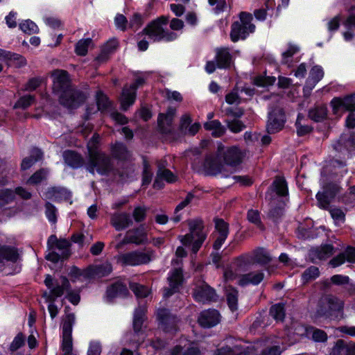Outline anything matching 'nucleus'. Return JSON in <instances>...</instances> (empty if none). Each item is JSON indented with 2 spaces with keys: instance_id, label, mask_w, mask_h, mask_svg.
I'll return each mask as SVG.
<instances>
[{
  "instance_id": "obj_1",
  "label": "nucleus",
  "mask_w": 355,
  "mask_h": 355,
  "mask_svg": "<svg viewBox=\"0 0 355 355\" xmlns=\"http://www.w3.org/2000/svg\"><path fill=\"white\" fill-rule=\"evenodd\" d=\"M86 168L92 175L97 173L121 182L127 180L134 172L133 168L129 165L119 162H116L110 155L100 150L90 152Z\"/></svg>"
},
{
  "instance_id": "obj_2",
  "label": "nucleus",
  "mask_w": 355,
  "mask_h": 355,
  "mask_svg": "<svg viewBox=\"0 0 355 355\" xmlns=\"http://www.w3.org/2000/svg\"><path fill=\"white\" fill-rule=\"evenodd\" d=\"M53 92L59 98L60 104L74 109L84 103L87 96L80 90L74 88L67 71L55 69L51 72Z\"/></svg>"
},
{
  "instance_id": "obj_3",
  "label": "nucleus",
  "mask_w": 355,
  "mask_h": 355,
  "mask_svg": "<svg viewBox=\"0 0 355 355\" xmlns=\"http://www.w3.org/2000/svg\"><path fill=\"white\" fill-rule=\"evenodd\" d=\"M344 302L334 295H327L318 301L316 314L320 318L340 320L343 318Z\"/></svg>"
},
{
  "instance_id": "obj_4",
  "label": "nucleus",
  "mask_w": 355,
  "mask_h": 355,
  "mask_svg": "<svg viewBox=\"0 0 355 355\" xmlns=\"http://www.w3.org/2000/svg\"><path fill=\"white\" fill-rule=\"evenodd\" d=\"M329 104L335 115L338 114L340 111L349 112L345 119V125L350 129L355 128V92L344 96L334 97Z\"/></svg>"
},
{
  "instance_id": "obj_5",
  "label": "nucleus",
  "mask_w": 355,
  "mask_h": 355,
  "mask_svg": "<svg viewBox=\"0 0 355 355\" xmlns=\"http://www.w3.org/2000/svg\"><path fill=\"white\" fill-rule=\"evenodd\" d=\"M168 21V17L161 16L152 21L142 30L140 34L148 35L154 42H159L161 40L173 41L177 38V34L168 31L164 28V26H166Z\"/></svg>"
},
{
  "instance_id": "obj_6",
  "label": "nucleus",
  "mask_w": 355,
  "mask_h": 355,
  "mask_svg": "<svg viewBox=\"0 0 355 355\" xmlns=\"http://www.w3.org/2000/svg\"><path fill=\"white\" fill-rule=\"evenodd\" d=\"M189 233L184 236H180V241L184 245L192 243L191 250L194 254L200 248L206 239V234L203 232L204 226L202 221L199 219L188 220Z\"/></svg>"
},
{
  "instance_id": "obj_7",
  "label": "nucleus",
  "mask_w": 355,
  "mask_h": 355,
  "mask_svg": "<svg viewBox=\"0 0 355 355\" xmlns=\"http://www.w3.org/2000/svg\"><path fill=\"white\" fill-rule=\"evenodd\" d=\"M47 246L51 252L45 258L54 263L67 259L71 255V243L65 239H58L55 235H51L47 241Z\"/></svg>"
},
{
  "instance_id": "obj_8",
  "label": "nucleus",
  "mask_w": 355,
  "mask_h": 355,
  "mask_svg": "<svg viewBox=\"0 0 355 355\" xmlns=\"http://www.w3.org/2000/svg\"><path fill=\"white\" fill-rule=\"evenodd\" d=\"M266 196L269 197L270 200H277L283 205L289 202L288 184L284 176L276 175L274 178L272 182L267 189Z\"/></svg>"
},
{
  "instance_id": "obj_9",
  "label": "nucleus",
  "mask_w": 355,
  "mask_h": 355,
  "mask_svg": "<svg viewBox=\"0 0 355 355\" xmlns=\"http://www.w3.org/2000/svg\"><path fill=\"white\" fill-rule=\"evenodd\" d=\"M333 148L343 158L355 156V132L348 131L341 134L339 139L333 144Z\"/></svg>"
},
{
  "instance_id": "obj_10",
  "label": "nucleus",
  "mask_w": 355,
  "mask_h": 355,
  "mask_svg": "<svg viewBox=\"0 0 355 355\" xmlns=\"http://www.w3.org/2000/svg\"><path fill=\"white\" fill-rule=\"evenodd\" d=\"M286 122V115L284 108L279 106L272 107L268 114L266 130L270 135L281 131Z\"/></svg>"
},
{
  "instance_id": "obj_11",
  "label": "nucleus",
  "mask_w": 355,
  "mask_h": 355,
  "mask_svg": "<svg viewBox=\"0 0 355 355\" xmlns=\"http://www.w3.org/2000/svg\"><path fill=\"white\" fill-rule=\"evenodd\" d=\"M153 256V251L142 252L136 250L119 255L117 261L123 266H135L149 263L152 260Z\"/></svg>"
},
{
  "instance_id": "obj_12",
  "label": "nucleus",
  "mask_w": 355,
  "mask_h": 355,
  "mask_svg": "<svg viewBox=\"0 0 355 355\" xmlns=\"http://www.w3.org/2000/svg\"><path fill=\"white\" fill-rule=\"evenodd\" d=\"M144 79L138 78L135 82L129 87H124L120 98L121 107L124 111H126L130 106H131L135 101L137 89L139 86L144 83Z\"/></svg>"
},
{
  "instance_id": "obj_13",
  "label": "nucleus",
  "mask_w": 355,
  "mask_h": 355,
  "mask_svg": "<svg viewBox=\"0 0 355 355\" xmlns=\"http://www.w3.org/2000/svg\"><path fill=\"white\" fill-rule=\"evenodd\" d=\"M75 322V315L73 313H69L66 315L62 325V349L63 352H72V327Z\"/></svg>"
},
{
  "instance_id": "obj_14",
  "label": "nucleus",
  "mask_w": 355,
  "mask_h": 355,
  "mask_svg": "<svg viewBox=\"0 0 355 355\" xmlns=\"http://www.w3.org/2000/svg\"><path fill=\"white\" fill-rule=\"evenodd\" d=\"M223 148V146H219L218 152V155L223 158L224 164L231 166H236L241 163L243 153L241 149L236 146H233L221 152Z\"/></svg>"
},
{
  "instance_id": "obj_15",
  "label": "nucleus",
  "mask_w": 355,
  "mask_h": 355,
  "mask_svg": "<svg viewBox=\"0 0 355 355\" xmlns=\"http://www.w3.org/2000/svg\"><path fill=\"white\" fill-rule=\"evenodd\" d=\"M169 286L164 289V297L168 298L175 293H178L182 286L184 277L182 270L180 268H175L168 277Z\"/></svg>"
},
{
  "instance_id": "obj_16",
  "label": "nucleus",
  "mask_w": 355,
  "mask_h": 355,
  "mask_svg": "<svg viewBox=\"0 0 355 355\" xmlns=\"http://www.w3.org/2000/svg\"><path fill=\"white\" fill-rule=\"evenodd\" d=\"M112 271V266L108 262L99 265L90 266L83 270V277L85 279L101 278L107 276Z\"/></svg>"
},
{
  "instance_id": "obj_17",
  "label": "nucleus",
  "mask_w": 355,
  "mask_h": 355,
  "mask_svg": "<svg viewBox=\"0 0 355 355\" xmlns=\"http://www.w3.org/2000/svg\"><path fill=\"white\" fill-rule=\"evenodd\" d=\"M224 112L226 116H231L234 118L232 121H226L229 129L233 132H239L241 131L243 123L241 121L239 120V119L243 116L244 113L243 109L241 107H230L226 108Z\"/></svg>"
},
{
  "instance_id": "obj_18",
  "label": "nucleus",
  "mask_w": 355,
  "mask_h": 355,
  "mask_svg": "<svg viewBox=\"0 0 355 355\" xmlns=\"http://www.w3.org/2000/svg\"><path fill=\"white\" fill-rule=\"evenodd\" d=\"M193 297L196 300L205 303L207 302L216 301L217 296L214 289L210 287L208 284L202 283L195 288Z\"/></svg>"
},
{
  "instance_id": "obj_19",
  "label": "nucleus",
  "mask_w": 355,
  "mask_h": 355,
  "mask_svg": "<svg viewBox=\"0 0 355 355\" xmlns=\"http://www.w3.org/2000/svg\"><path fill=\"white\" fill-rule=\"evenodd\" d=\"M198 322L205 328H210L216 325L220 322V314L215 309H208L200 313Z\"/></svg>"
},
{
  "instance_id": "obj_20",
  "label": "nucleus",
  "mask_w": 355,
  "mask_h": 355,
  "mask_svg": "<svg viewBox=\"0 0 355 355\" xmlns=\"http://www.w3.org/2000/svg\"><path fill=\"white\" fill-rule=\"evenodd\" d=\"M125 242L136 245L146 243L148 242V237L144 225L128 230L125 236Z\"/></svg>"
},
{
  "instance_id": "obj_21",
  "label": "nucleus",
  "mask_w": 355,
  "mask_h": 355,
  "mask_svg": "<svg viewBox=\"0 0 355 355\" xmlns=\"http://www.w3.org/2000/svg\"><path fill=\"white\" fill-rule=\"evenodd\" d=\"M110 223L116 230L121 231L131 225L132 220L128 213L117 212L111 216Z\"/></svg>"
},
{
  "instance_id": "obj_22",
  "label": "nucleus",
  "mask_w": 355,
  "mask_h": 355,
  "mask_svg": "<svg viewBox=\"0 0 355 355\" xmlns=\"http://www.w3.org/2000/svg\"><path fill=\"white\" fill-rule=\"evenodd\" d=\"M157 318L162 324V327L166 331L175 329L178 321L177 318L166 309L158 310Z\"/></svg>"
},
{
  "instance_id": "obj_23",
  "label": "nucleus",
  "mask_w": 355,
  "mask_h": 355,
  "mask_svg": "<svg viewBox=\"0 0 355 355\" xmlns=\"http://www.w3.org/2000/svg\"><path fill=\"white\" fill-rule=\"evenodd\" d=\"M223 164L217 157L207 155L203 164V169L207 175H215L221 172Z\"/></svg>"
},
{
  "instance_id": "obj_24",
  "label": "nucleus",
  "mask_w": 355,
  "mask_h": 355,
  "mask_svg": "<svg viewBox=\"0 0 355 355\" xmlns=\"http://www.w3.org/2000/svg\"><path fill=\"white\" fill-rule=\"evenodd\" d=\"M128 294L129 291L126 285L121 282H116L111 284L106 291V297L109 300L119 296L126 297Z\"/></svg>"
},
{
  "instance_id": "obj_25",
  "label": "nucleus",
  "mask_w": 355,
  "mask_h": 355,
  "mask_svg": "<svg viewBox=\"0 0 355 355\" xmlns=\"http://www.w3.org/2000/svg\"><path fill=\"white\" fill-rule=\"evenodd\" d=\"M240 21H234L232 25L230 38L234 42L243 38L244 34V12L239 14Z\"/></svg>"
},
{
  "instance_id": "obj_26",
  "label": "nucleus",
  "mask_w": 355,
  "mask_h": 355,
  "mask_svg": "<svg viewBox=\"0 0 355 355\" xmlns=\"http://www.w3.org/2000/svg\"><path fill=\"white\" fill-rule=\"evenodd\" d=\"M178 178L169 169L164 170L157 172L156 178L153 183V187L155 189H161L163 187L164 184L162 180L166 181L168 183H173L176 182Z\"/></svg>"
},
{
  "instance_id": "obj_27",
  "label": "nucleus",
  "mask_w": 355,
  "mask_h": 355,
  "mask_svg": "<svg viewBox=\"0 0 355 355\" xmlns=\"http://www.w3.org/2000/svg\"><path fill=\"white\" fill-rule=\"evenodd\" d=\"M216 60L219 68H227L230 65L232 56L227 48L216 49Z\"/></svg>"
},
{
  "instance_id": "obj_28",
  "label": "nucleus",
  "mask_w": 355,
  "mask_h": 355,
  "mask_svg": "<svg viewBox=\"0 0 355 355\" xmlns=\"http://www.w3.org/2000/svg\"><path fill=\"white\" fill-rule=\"evenodd\" d=\"M253 260L261 266H266L271 262L272 257L264 248L259 247L253 251Z\"/></svg>"
},
{
  "instance_id": "obj_29",
  "label": "nucleus",
  "mask_w": 355,
  "mask_h": 355,
  "mask_svg": "<svg viewBox=\"0 0 355 355\" xmlns=\"http://www.w3.org/2000/svg\"><path fill=\"white\" fill-rule=\"evenodd\" d=\"M327 112L326 105L315 106L309 110L308 116L314 122H321L327 119Z\"/></svg>"
},
{
  "instance_id": "obj_30",
  "label": "nucleus",
  "mask_w": 355,
  "mask_h": 355,
  "mask_svg": "<svg viewBox=\"0 0 355 355\" xmlns=\"http://www.w3.org/2000/svg\"><path fill=\"white\" fill-rule=\"evenodd\" d=\"M118 45L119 42L116 39L110 40L103 45L101 53L96 59L101 62H105L108 59L109 55L117 49Z\"/></svg>"
},
{
  "instance_id": "obj_31",
  "label": "nucleus",
  "mask_w": 355,
  "mask_h": 355,
  "mask_svg": "<svg viewBox=\"0 0 355 355\" xmlns=\"http://www.w3.org/2000/svg\"><path fill=\"white\" fill-rule=\"evenodd\" d=\"M270 315L276 322H283L286 317V305L284 302L272 304L269 309Z\"/></svg>"
},
{
  "instance_id": "obj_32",
  "label": "nucleus",
  "mask_w": 355,
  "mask_h": 355,
  "mask_svg": "<svg viewBox=\"0 0 355 355\" xmlns=\"http://www.w3.org/2000/svg\"><path fill=\"white\" fill-rule=\"evenodd\" d=\"M63 157L65 163L73 168H78L83 164V159L82 157L74 151H64L63 153Z\"/></svg>"
},
{
  "instance_id": "obj_33",
  "label": "nucleus",
  "mask_w": 355,
  "mask_h": 355,
  "mask_svg": "<svg viewBox=\"0 0 355 355\" xmlns=\"http://www.w3.org/2000/svg\"><path fill=\"white\" fill-rule=\"evenodd\" d=\"M18 258L19 254L17 249L15 248L6 245L0 247V263H2L4 259L16 262Z\"/></svg>"
},
{
  "instance_id": "obj_34",
  "label": "nucleus",
  "mask_w": 355,
  "mask_h": 355,
  "mask_svg": "<svg viewBox=\"0 0 355 355\" xmlns=\"http://www.w3.org/2000/svg\"><path fill=\"white\" fill-rule=\"evenodd\" d=\"M204 127L207 130L212 131V135L215 137H220L225 132V128L218 120H213L206 122Z\"/></svg>"
},
{
  "instance_id": "obj_35",
  "label": "nucleus",
  "mask_w": 355,
  "mask_h": 355,
  "mask_svg": "<svg viewBox=\"0 0 355 355\" xmlns=\"http://www.w3.org/2000/svg\"><path fill=\"white\" fill-rule=\"evenodd\" d=\"M0 58L8 59L10 61H13L18 67H21L26 64V60L25 58L19 54L10 51H1Z\"/></svg>"
},
{
  "instance_id": "obj_36",
  "label": "nucleus",
  "mask_w": 355,
  "mask_h": 355,
  "mask_svg": "<svg viewBox=\"0 0 355 355\" xmlns=\"http://www.w3.org/2000/svg\"><path fill=\"white\" fill-rule=\"evenodd\" d=\"M286 206V205H283L282 202H278L277 205L270 209L268 211V218L275 223H278L284 215V208Z\"/></svg>"
},
{
  "instance_id": "obj_37",
  "label": "nucleus",
  "mask_w": 355,
  "mask_h": 355,
  "mask_svg": "<svg viewBox=\"0 0 355 355\" xmlns=\"http://www.w3.org/2000/svg\"><path fill=\"white\" fill-rule=\"evenodd\" d=\"M225 292L229 307L232 311L236 310L238 302V291L232 286H227Z\"/></svg>"
},
{
  "instance_id": "obj_38",
  "label": "nucleus",
  "mask_w": 355,
  "mask_h": 355,
  "mask_svg": "<svg viewBox=\"0 0 355 355\" xmlns=\"http://www.w3.org/2000/svg\"><path fill=\"white\" fill-rule=\"evenodd\" d=\"M248 221L253 223L260 231L265 230V226L261 222L260 212L258 210L249 209L247 214Z\"/></svg>"
},
{
  "instance_id": "obj_39",
  "label": "nucleus",
  "mask_w": 355,
  "mask_h": 355,
  "mask_svg": "<svg viewBox=\"0 0 355 355\" xmlns=\"http://www.w3.org/2000/svg\"><path fill=\"white\" fill-rule=\"evenodd\" d=\"M306 331L309 334L311 332L312 340L316 343H324L327 340L328 336L322 329L311 326L306 329Z\"/></svg>"
},
{
  "instance_id": "obj_40",
  "label": "nucleus",
  "mask_w": 355,
  "mask_h": 355,
  "mask_svg": "<svg viewBox=\"0 0 355 355\" xmlns=\"http://www.w3.org/2000/svg\"><path fill=\"white\" fill-rule=\"evenodd\" d=\"M111 152L112 156L118 159H124L128 156V151L126 146L121 143H116L112 145Z\"/></svg>"
},
{
  "instance_id": "obj_41",
  "label": "nucleus",
  "mask_w": 355,
  "mask_h": 355,
  "mask_svg": "<svg viewBox=\"0 0 355 355\" xmlns=\"http://www.w3.org/2000/svg\"><path fill=\"white\" fill-rule=\"evenodd\" d=\"M320 276L319 268L311 266L306 268L302 274L301 279L303 283H307L311 280H315Z\"/></svg>"
},
{
  "instance_id": "obj_42",
  "label": "nucleus",
  "mask_w": 355,
  "mask_h": 355,
  "mask_svg": "<svg viewBox=\"0 0 355 355\" xmlns=\"http://www.w3.org/2000/svg\"><path fill=\"white\" fill-rule=\"evenodd\" d=\"M173 121V114L171 116L159 114L158 118V125L163 133L171 132V125Z\"/></svg>"
},
{
  "instance_id": "obj_43",
  "label": "nucleus",
  "mask_w": 355,
  "mask_h": 355,
  "mask_svg": "<svg viewBox=\"0 0 355 355\" xmlns=\"http://www.w3.org/2000/svg\"><path fill=\"white\" fill-rule=\"evenodd\" d=\"M334 252V248L332 244H324L320 248L317 249L315 254L320 260H324L330 257Z\"/></svg>"
},
{
  "instance_id": "obj_44",
  "label": "nucleus",
  "mask_w": 355,
  "mask_h": 355,
  "mask_svg": "<svg viewBox=\"0 0 355 355\" xmlns=\"http://www.w3.org/2000/svg\"><path fill=\"white\" fill-rule=\"evenodd\" d=\"M318 207L322 209L327 210L329 208L331 202L333 200L323 191H318L315 196Z\"/></svg>"
},
{
  "instance_id": "obj_45",
  "label": "nucleus",
  "mask_w": 355,
  "mask_h": 355,
  "mask_svg": "<svg viewBox=\"0 0 355 355\" xmlns=\"http://www.w3.org/2000/svg\"><path fill=\"white\" fill-rule=\"evenodd\" d=\"M276 78L275 76H258L254 79V85L257 87H266L275 84Z\"/></svg>"
},
{
  "instance_id": "obj_46",
  "label": "nucleus",
  "mask_w": 355,
  "mask_h": 355,
  "mask_svg": "<svg viewBox=\"0 0 355 355\" xmlns=\"http://www.w3.org/2000/svg\"><path fill=\"white\" fill-rule=\"evenodd\" d=\"M145 311L141 307L136 309L134 315L133 327L135 332H139L141 329V327L144 320Z\"/></svg>"
},
{
  "instance_id": "obj_47",
  "label": "nucleus",
  "mask_w": 355,
  "mask_h": 355,
  "mask_svg": "<svg viewBox=\"0 0 355 355\" xmlns=\"http://www.w3.org/2000/svg\"><path fill=\"white\" fill-rule=\"evenodd\" d=\"M261 139V144L263 146L269 145L271 143V137L267 135L261 136L260 134H252L251 132L245 131V143L248 141H253L254 140L258 141Z\"/></svg>"
},
{
  "instance_id": "obj_48",
  "label": "nucleus",
  "mask_w": 355,
  "mask_h": 355,
  "mask_svg": "<svg viewBox=\"0 0 355 355\" xmlns=\"http://www.w3.org/2000/svg\"><path fill=\"white\" fill-rule=\"evenodd\" d=\"M225 101L230 105L238 106L241 104L243 99L239 94L237 88H234L225 96Z\"/></svg>"
},
{
  "instance_id": "obj_49",
  "label": "nucleus",
  "mask_w": 355,
  "mask_h": 355,
  "mask_svg": "<svg viewBox=\"0 0 355 355\" xmlns=\"http://www.w3.org/2000/svg\"><path fill=\"white\" fill-rule=\"evenodd\" d=\"M301 114H297V120L295 123V127L296 128V133L298 137L306 136L313 132V128L311 125H302L300 121V116Z\"/></svg>"
},
{
  "instance_id": "obj_50",
  "label": "nucleus",
  "mask_w": 355,
  "mask_h": 355,
  "mask_svg": "<svg viewBox=\"0 0 355 355\" xmlns=\"http://www.w3.org/2000/svg\"><path fill=\"white\" fill-rule=\"evenodd\" d=\"M322 189L329 196V198L334 200L340 192V187L336 182H329L324 184Z\"/></svg>"
},
{
  "instance_id": "obj_51",
  "label": "nucleus",
  "mask_w": 355,
  "mask_h": 355,
  "mask_svg": "<svg viewBox=\"0 0 355 355\" xmlns=\"http://www.w3.org/2000/svg\"><path fill=\"white\" fill-rule=\"evenodd\" d=\"M263 278L264 273L261 271L245 274V286L248 284L257 286L263 281Z\"/></svg>"
},
{
  "instance_id": "obj_52",
  "label": "nucleus",
  "mask_w": 355,
  "mask_h": 355,
  "mask_svg": "<svg viewBox=\"0 0 355 355\" xmlns=\"http://www.w3.org/2000/svg\"><path fill=\"white\" fill-rule=\"evenodd\" d=\"M129 287L137 297H146L150 293L146 286L135 282H130Z\"/></svg>"
},
{
  "instance_id": "obj_53",
  "label": "nucleus",
  "mask_w": 355,
  "mask_h": 355,
  "mask_svg": "<svg viewBox=\"0 0 355 355\" xmlns=\"http://www.w3.org/2000/svg\"><path fill=\"white\" fill-rule=\"evenodd\" d=\"M299 51L300 48L297 46L288 44L287 50L282 53V64H288V58H292L295 54L298 53Z\"/></svg>"
},
{
  "instance_id": "obj_54",
  "label": "nucleus",
  "mask_w": 355,
  "mask_h": 355,
  "mask_svg": "<svg viewBox=\"0 0 355 355\" xmlns=\"http://www.w3.org/2000/svg\"><path fill=\"white\" fill-rule=\"evenodd\" d=\"M171 355H200V350L197 347H189L182 352V347L177 345L171 351Z\"/></svg>"
},
{
  "instance_id": "obj_55",
  "label": "nucleus",
  "mask_w": 355,
  "mask_h": 355,
  "mask_svg": "<svg viewBox=\"0 0 355 355\" xmlns=\"http://www.w3.org/2000/svg\"><path fill=\"white\" fill-rule=\"evenodd\" d=\"M15 193L10 189L0 190V207H3L15 200Z\"/></svg>"
},
{
  "instance_id": "obj_56",
  "label": "nucleus",
  "mask_w": 355,
  "mask_h": 355,
  "mask_svg": "<svg viewBox=\"0 0 355 355\" xmlns=\"http://www.w3.org/2000/svg\"><path fill=\"white\" fill-rule=\"evenodd\" d=\"M92 40L90 38H87L85 40H80L76 44V53L78 55H85L87 53V49L89 46L92 44Z\"/></svg>"
},
{
  "instance_id": "obj_57",
  "label": "nucleus",
  "mask_w": 355,
  "mask_h": 355,
  "mask_svg": "<svg viewBox=\"0 0 355 355\" xmlns=\"http://www.w3.org/2000/svg\"><path fill=\"white\" fill-rule=\"evenodd\" d=\"M324 74L322 67L320 65H315L311 69L308 78L318 83L324 77Z\"/></svg>"
},
{
  "instance_id": "obj_58",
  "label": "nucleus",
  "mask_w": 355,
  "mask_h": 355,
  "mask_svg": "<svg viewBox=\"0 0 355 355\" xmlns=\"http://www.w3.org/2000/svg\"><path fill=\"white\" fill-rule=\"evenodd\" d=\"M35 102V96L32 95H26L21 97L15 103V108L26 109Z\"/></svg>"
},
{
  "instance_id": "obj_59",
  "label": "nucleus",
  "mask_w": 355,
  "mask_h": 355,
  "mask_svg": "<svg viewBox=\"0 0 355 355\" xmlns=\"http://www.w3.org/2000/svg\"><path fill=\"white\" fill-rule=\"evenodd\" d=\"M96 103L98 110L101 111L105 110L110 105V102L109 101L108 98L101 92H98L96 94Z\"/></svg>"
},
{
  "instance_id": "obj_60",
  "label": "nucleus",
  "mask_w": 355,
  "mask_h": 355,
  "mask_svg": "<svg viewBox=\"0 0 355 355\" xmlns=\"http://www.w3.org/2000/svg\"><path fill=\"white\" fill-rule=\"evenodd\" d=\"M26 336L22 333H19L10 345V350L13 352L25 345Z\"/></svg>"
},
{
  "instance_id": "obj_61",
  "label": "nucleus",
  "mask_w": 355,
  "mask_h": 355,
  "mask_svg": "<svg viewBox=\"0 0 355 355\" xmlns=\"http://www.w3.org/2000/svg\"><path fill=\"white\" fill-rule=\"evenodd\" d=\"M331 283L336 286H344L349 283L350 279L347 275H334L330 278Z\"/></svg>"
},
{
  "instance_id": "obj_62",
  "label": "nucleus",
  "mask_w": 355,
  "mask_h": 355,
  "mask_svg": "<svg viewBox=\"0 0 355 355\" xmlns=\"http://www.w3.org/2000/svg\"><path fill=\"white\" fill-rule=\"evenodd\" d=\"M347 343L343 339H338L330 352V355H341L346 350Z\"/></svg>"
},
{
  "instance_id": "obj_63",
  "label": "nucleus",
  "mask_w": 355,
  "mask_h": 355,
  "mask_svg": "<svg viewBox=\"0 0 355 355\" xmlns=\"http://www.w3.org/2000/svg\"><path fill=\"white\" fill-rule=\"evenodd\" d=\"M282 351L279 345L266 347L259 352L260 355H281Z\"/></svg>"
},
{
  "instance_id": "obj_64",
  "label": "nucleus",
  "mask_w": 355,
  "mask_h": 355,
  "mask_svg": "<svg viewBox=\"0 0 355 355\" xmlns=\"http://www.w3.org/2000/svg\"><path fill=\"white\" fill-rule=\"evenodd\" d=\"M241 353L237 347L232 349L230 347H224L218 349L217 355H239Z\"/></svg>"
}]
</instances>
